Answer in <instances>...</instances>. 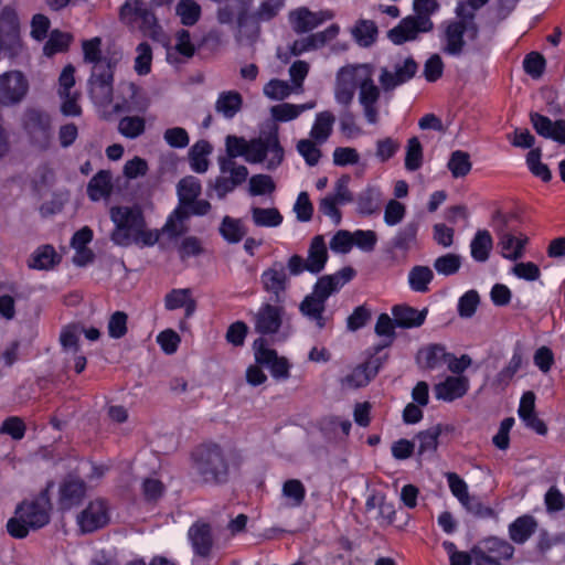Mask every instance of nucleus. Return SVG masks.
<instances>
[{
    "label": "nucleus",
    "mask_w": 565,
    "mask_h": 565,
    "mask_svg": "<svg viewBox=\"0 0 565 565\" xmlns=\"http://www.w3.org/2000/svg\"><path fill=\"white\" fill-rule=\"evenodd\" d=\"M51 510L52 502L47 487L34 500H24L17 505L14 516L7 522V532L13 539H24L30 530H39L50 523Z\"/></svg>",
    "instance_id": "1"
},
{
    "label": "nucleus",
    "mask_w": 565,
    "mask_h": 565,
    "mask_svg": "<svg viewBox=\"0 0 565 565\" xmlns=\"http://www.w3.org/2000/svg\"><path fill=\"white\" fill-rule=\"evenodd\" d=\"M192 468L205 484L222 486L230 480V462L216 443H203L191 451Z\"/></svg>",
    "instance_id": "2"
},
{
    "label": "nucleus",
    "mask_w": 565,
    "mask_h": 565,
    "mask_svg": "<svg viewBox=\"0 0 565 565\" xmlns=\"http://www.w3.org/2000/svg\"><path fill=\"white\" fill-rule=\"evenodd\" d=\"M415 15L404 18L398 25L388 31V39L394 44H403L415 40L419 33L429 32L433 29L430 15L439 10L437 0H414Z\"/></svg>",
    "instance_id": "3"
},
{
    "label": "nucleus",
    "mask_w": 565,
    "mask_h": 565,
    "mask_svg": "<svg viewBox=\"0 0 565 565\" xmlns=\"http://www.w3.org/2000/svg\"><path fill=\"white\" fill-rule=\"evenodd\" d=\"M284 153V148L279 141L278 128L274 127L259 138L247 142L245 157L252 163H260L266 160V168L275 170L281 164Z\"/></svg>",
    "instance_id": "4"
},
{
    "label": "nucleus",
    "mask_w": 565,
    "mask_h": 565,
    "mask_svg": "<svg viewBox=\"0 0 565 565\" xmlns=\"http://www.w3.org/2000/svg\"><path fill=\"white\" fill-rule=\"evenodd\" d=\"M110 218L116 225L111 241L118 246H128L132 234L146 227L143 213L137 206H114L110 209Z\"/></svg>",
    "instance_id": "5"
},
{
    "label": "nucleus",
    "mask_w": 565,
    "mask_h": 565,
    "mask_svg": "<svg viewBox=\"0 0 565 565\" xmlns=\"http://www.w3.org/2000/svg\"><path fill=\"white\" fill-rule=\"evenodd\" d=\"M475 565H503L514 555V547L507 540L489 536L471 548Z\"/></svg>",
    "instance_id": "6"
},
{
    "label": "nucleus",
    "mask_w": 565,
    "mask_h": 565,
    "mask_svg": "<svg viewBox=\"0 0 565 565\" xmlns=\"http://www.w3.org/2000/svg\"><path fill=\"white\" fill-rule=\"evenodd\" d=\"M211 210V203L207 200L195 199L184 205H178L168 216L163 231L170 237H179L188 232L185 221L191 216H204Z\"/></svg>",
    "instance_id": "7"
},
{
    "label": "nucleus",
    "mask_w": 565,
    "mask_h": 565,
    "mask_svg": "<svg viewBox=\"0 0 565 565\" xmlns=\"http://www.w3.org/2000/svg\"><path fill=\"white\" fill-rule=\"evenodd\" d=\"M340 32L338 24H331L326 30L310 34L306 38L296 40L290 46L286 49L279 47L277 51V57L287 64L291 57L298 56L305 52L320 49L330 41L334 40Z\"/></svg>",
    "instance_id": "8"
},
{
    "label": "nucleus",
    "mask_w": 565,
    "mask_h": 565,
    "mask_svg": "<svg viewBox=\"0 0 565 565\" xmlns=\"http://www.w3.org/2000/svg\"><path fill=\"white\" fill-rule=\"evenodd\" d=\"M51 116L41 109L30 108L24 113L23 127L31 143L46 150L52 138Z\"/></svg>",
    "instance_id": "9"
},
{
    "label": "nucleus",
    "mask_w": 565,
    "mask_h": 565,
    "mask_svg": "<svg viewBox=\"0 0 565 565\" xmlns=\"http://www.w3.org/2000/svg\"><path fill=\"white\" fill-rule=\"evenodd\" d=\"M285 313V302H263L252 318L254 331L263 338L278 333Z\"/></svg>",
    "instance_id": "10"
},
{
    "label": "nucleus",
    "mask_w": 565,
    "mask_h": 565,
    "mask_svg": "<svg viewBox=\"0 0 565 565\" xmlns=\"http://www.w3.org/2000/svg\"><path fill=\"white\" fill-rule=\"evenodd\" d=\"M260 284L263 290L269 294L270 301L286 302L287 290L290 281L287 268L282 262L275 260L268 268L263 270L260 275Z\"/></svg>",
    "instance_id": "11"
},
{
    "label": "nucleus",
    "mask_w": 565,
    "mask_h": 565,
    "mask_svg": "<svg viewBox=\"0 0 565 565\" xmlns=\"http://www.w3.org/2000/svg\"><path fill=\"white\" fill-rule=\"evenodd\" d=\"M333 18L332 10L324 9L313 12L306 7L297 8L288 15L292 30L298 34L310 32Z\"/></svg>",
    "instance_id": "12"
},
{
    "label": "nucleus",
    "mask_w": 565,
    "mask_h": 565,
    "mask_svg": "<svg viewBox=\"0 0 565 565\" xmlns=\"http://www.w3.org/2000/svg\"><path fill=\"white\" fill-rule=\"evenodd\" d=\"M108 504L103 499L90 501L77 518L78 525L84 533H93L109 523Z\"/></svg>",
    "instance_id": "13"
},
{
    "label": "nucleus",
    "mask_w": 565,
    "mask_h": 565,
    "mask_svg": "<svg viewBox=\"0 0 565 565\" xmlns=\"http://www.w3.org/2000/svg\"><path fill=\"white\" fill-rule=\"evenodd\" d=\"M355 274L354 268L344 266L332 275L321 276L313 285L312 294L327 302L328 298L351 281Z\"/></svg>",
    "instance_id": "14"
},
{
    "label": "nucleus",
    "mask_w": 565,
    "mask_h": 565,
    "mask_svg": "<svg viewBox=\"0 0 565 565\" xmlns=\"http://www.w3.org/2000/svg\"><path fill=\"white\" fill-rule=\"evenodd\" d=\"M29 89V83L24 73L0 74V103L12 105L20 102Z\"/></svg>",
    "instance_id": "15"
},
{
    "label": "nucleus",
    "mask_w": 565,
    "mask_h": 565,
    "mask_svg": "<svg viewBox=\"0 0 565 565\" xmlns=\"http://www.w3.org/2000/svg\"><path fill=\"white\" fill-rule=\"evenodd\" d=\"M87 486L84 480L78 477L67 476L60 483L58 489V508L62 511H68L83 503L86 495Z\"/></svg>",
    "instance_id": "16"
},
{
    "label": "nucleus",
    "mask_w": 565,
    "mask_h": 565,
    "mask_svg": "<svg viewBox=\"0 0 565 565\" xmlns=\"http://www.w3.org/2000/svg\"><path fill=\"white\" fill-rule=\"evenodd\" d=\"M0 40L10 55H18L22 50L19 36V22L13 9L6 7L0 13Z\"/></svg>",
    "instance_id": "17"
},
{
    "label": "nucleus",
    "mask_w": 565,
    "mask_h": 565,
    "mask_svg": "<svg viewBox=\"0 0 565 565\" xmlns=\"http://www.w3.org/2000/svg\"><path fill=\"white\" fill-rule=\"evenodd\" d=\"M382 367V359L371 356L365 362L355 366L349 374L341 379L340 383L347 388H360L366 386Z\"/></svg>",
    "instance_id": "18"
},
{
    "label": "nucleus",
    "mask_w": 565,
    "mask_h": 565,
    "mask_svg": "<svg viewBox=\"0 0 565 565\" xmlns=\"http://www.w3.org/2000/svg\"><path fill=\"white\" fill-rule=\"evenodd\" d=\"M530 120L537 135L543 138L556 141L559 145H565L564 119L552 121L547 116L533 111L530 114Z\"/></svg>",
    "instance_id": "19"
},
{
    "label": "nucleus",
    "mask_w": 565,
    "mask_h": 565,
    "mask_svg": "<svg viewBox=\"0 0 565 565\" xmlns=\"http://www.w3.org/2000/svg\"><path fill=\"white\" fill-rule=\"evenodd\" d=\"M471 31L476 33L473 21L469 18H461L459 21L450 22L445 31V51L451 55L459 54L463 47V35Z\"/></svg>",
    "instance_id": "20"
},
{
    "label": "nucleus",
    "mask_w": 565,
    "mask_h": 565,
    "mask_svg": "<svg viewBox=\"0 0 565 565\" xmlns=\"http://www.w3.org/2000/svg\"><path fill=\"white\" fill-rule=\"evenodd\" d=\"M88 82L92 99L100 106H108L113 102L114 73H90Z\"/></svg>",
    "instance_id": "21"
},
{
    "label": "nucleus",
    "mask_w": 565,
    "mask_h": 565,
    "mask_svg": "<svg viewBox=\"0 0 565 565\" xmlns=\"http://www.w3.org/2000/svg\"><path fill=\"white\" fill-rule=\"evenodd\" d=\"M469 390V381L465 376H447L434 387L435 397L444 402L461 398Z\"/></svg>",
    "instance_id": "22"
},
{
    "label": "nucleus",
    "mask_w": 565,
    "mask_h": 565,
    "mask_svg": "<svg viewBox=\"0 0 565 565\" xmlns=\"http://www.w3.org/2000/svg\"><path fill=\"white\" fill-rule=\"evenodd\" d=\"M396 326L402 329H413L422 327L427 318L428 309L418 310L406 303L395 305L391 309Z\"/></svg>",
    "instance_id": "23"
},
{
    "label": "nucleus",
    "mask_w": 565,
    "mask_h": 565,
    "mask_svg": "<svg viewBox=\"0 0 565 565\" xmlns=\"http://www.w3.org/2000/svg\"><path fill=\"white\" fill-rule=\"evenodd\" d=\"M188 534L194 554L203 558L209 557L213 548V535L211 525L204 522L194 523L189 529Z\"/></svg>",
    "instance_id": "24"
},
{
    "label": "nucleus",
    "mask_w": 565,
    "mask_h": 565,
    "mask_svg": "<svg viewBox=\"0 0 565 565\" xmlns=\"http://www.w3.org/2000/svg\"><path fill=\"white\" fill-rule=\"evenodd\" d=\"M122 92L127 95L121 102H116L113 110L116 114L129 111H143L148 107V100L143 96L141 89L134 83H127L121 86Z\"/></svg>",
    "instance_id": "25"
},
{
    "label": "nucleus",
    "mask_w": 565,
    "mask_h": 565,
    "mask_svg": "<svg viewBox=\"0 0 565 565\" xmlns=\"http://www.w3.org/2000/svg\"><path fill=\"white\" fill-rule=\"evenodd\" d=\"M337 81L334 87L335 102L342 106H349L359 87L360 78L358 73H337Z\"/></svg>",
    "instance_id": "26"
},
{
    "label": "nucleus",
    "mask_w": 565,
    "mask_h": 565,
    "mask_svg": "<svg viewBox=\"0 0 565 565\" xmlns=\"http://www.w3.org/2000/svg\"><path fill=\"white\" fill-rule=\"evenodd\" d=\"M62 256L50 244L39 246L28 259V266L36 270H50L58 265Z\"/></svg>",
    "instance_id": "27"
},
{
    "label": "nucleus",
    "mask_w": 565,
    "mask_h": 565,
    "mask_svg": "<svg viewBox=\"0 0 565 565\" xmlns=\"http://www.w3.org/2000/svg\"><path fill=\"white\" fill-rule=\"evenodd\" d=\"M326 303L324 300L311 292L300 302L299 311L303 317L313 321L318 329H323L327 326V318L324 317Z\"/></svg>",
    "instance_id": "28"
},
{
    "label": "nucleus",
    "mask_w": 565,
    "mask_h": 565,
    "mask_svg": "<svg viewBox=\"0 0 565 565\" xmlns=\"http://www.w3.org/2000/svg\"><path fill=\"white\" fill-rule=\"evenodd\" d=\"M164 307L167 310L184 308L185 318H190L196 310V301L192 298L191 289H172L164 297Z\"/></svg>",
    "instance_id": "29"
},
{
    "label": "nucleus",
    "mask_w": 565,
    "mask_h": 565,
    "mask_svg": "<svg viewBox=\"0 0 565 565\" xmlns=\"http://www.w3.org/2000/svg\"><path fill=\"white\" fill-rule=\"evenodd\" d=\"M328 249L323 236L317 235L312 238L308 249V264L310 274L321 273L328 262Z\"/></svg>",
    "instance_id": "30"
},
{
    "label": "nucleus",
    "mask_w": 565,
    "mask_h": 565,
    "mask_svg": "<svg viewBox=\"0 0 565 565\" xmlns=\"http://www.w3.org/2000/svg\"><path fill=\"white\" fill-rule=\"evenodd\" d=\"M334 122L335 116L331 111L318 113L310 130L312 140L319 145L324 143L332 135Z\"/></svg>",
    "instance_id": "31"
},
{
    "label": "nucleus",
    "mask_w": 565,
    "mask_h": 565,
    "mask_svg": "<svg viewBox=\"0 0 565 565\" xmlns=\"http://www.w3.org/2000/svg\"><path fill=\"white\" fill-rule=\"evenodd\" d=\"M493 248V238L489 231L478 230L470 242V255L478 263H486Z\"/></svg>",
    "instance_id": "32"
},
{
    "label": "nucleus",
    "mask_w": 565,
    "mask_h": 565,
    "mask_svg": "<svg viewBox=\"0 0 565 565\" xmlns=\"http://www.w3.org/2000/svg\"><path fill=\"white\" fill-rule=\"evenodd\" d=\"M111 174L107 170L98 171L87 184V195L89 200L97 202L104 198H108L111 193Z\"/></svg>",
    "instance_id": "33"
},
{
    "label": "nucleus",
    "mask_w": 565,
    "mask_h": 565,
    "mask_svg": "<svg viewBox=\"0 0 565 565\" xmlns=\"http://www.w3.org/2000/svg\"><path fill=\"white\" fill-rule=\"evenodd\" d=\"M536 526V520L532 515L519 516L509 525V536L514 543L523 544L532 536Z\"/></svg>",
    "instance_id": "34"
},
{
    "label": "nucleus",
    "mask_w": 565,
    "mask_h": 565,
    "mask_svg": "<svg viewBox=\"0 0 565 565\" xmlns=\"http://www.w3.org/2000/svg\"><path fill=\"white\" fill-rule=\"evenodd\" d=\"M434 280V271L425 265H415L407 276L408 287L414 292L426 294Z\"/></svg>",
    "instance_id": "35"
},
{
    "label": "nucleus",
    "mask_w": 565,
    "mask_h": 565,
    "mask_svg": "<svg viewBox=\"0 0 565 565\" xmlns=\"http://www.w3.org/2000/svg\"><path fill=\"white\" fill-rule=\"evenodd\" d=\"M381 191L376 186L367 185L356 198V211L360 215L370 216L376 213L381 203Z\"/></svg>",
    "instance_id": "36"
},
{
    "label": "nucleus",
    "mask_w": 565,
    "mask_h": 565,
    "mask_svg": "<svg viewBox=\"0 0 565 565\" xmlns=\"http://www.w3.org/2000/svg\"><path fill=\"white\" fill-rule=\"evenodd\" d=\"M213 148L207 140H198L189 150V160L192 171L196 173H204L209 169L207 156L212 152Z\"/></svg>",
    "instance_id": "37"
},
{
    "label": "nucleus",
    "mask_w": 565,
    "mask_h": 565,
    "mask_svg": "<svg viewBox=\"0 0 565 565\" xmlns=\"http://www.w3.org/2000/svg\"><path fill=\"white\" fill-rule=\"evenodd\" d=\"M243 104L242 95L235 90L223 92L218 95L215 109L225 118L232 119L241 110Z\"/></svg>",
    "instance_id": "38"
},
{
    "label": "nucleus",
    "mask_w": 565,
    "mask_h": 565,
    "mask_svg": "<svg viewBox=\"0 0 565 565\" xmlns=\"http://www.w3.org/2000/svg\"><path fill=\"white\" fill-rule=\"evenodd\" d=\"M443 431L444 426L441 424H437L426 430L419 431L416 435V439L418 441L417 455L423 457L426 454L435 452L438 447V439Z\"/></svg>",
    "instance_id": "39"
},
{
    "label": "nucleus",
    "mask_w": 565,
    "mask_h": 565,
    "mask_svg": "<svg viewBox=\"0 0 565 565\" xmlns=\"http://www.w3.org/2000/svg\"><path fill=\"white\" fill-rule=\"evenodd\" d=\"M418 230L419 224L417 222H408L392 238V247L404 253L408 252L417 241Z\"/></svg>",
    "instance_id": "40"
},
{
    "label": "nucleus",
    "mask_w": 565,
    "mask_h": 565,
    "mask_svg": "<svg viewBox=\"0 0 565 565\" xmlns=\"http://www.w3.org/2000/svg\"><path fill=\"white\" fill-rule=\"evenodd\" d=\"M352 36L360 46L372 45L377 38V26L372 20L361 19L352 28Z\"/></svg>",
    "instance_id": "41"
},
{
    "label": "nucleus",
    "mask_w": 565,
    "mask_h": 565,
    "mask_svg": "<svg viewBox=\"0 0 565 565\" xmlns=\"http://www.w3.org/2000/svg\"><path fill=\"white\" fill-rule=\"evenodd\" d=\"M315 107V103H307L301 105L282 103L275 105L270 108V114L274 120L279 122H287L298 118L302 111Z\"/></svg>",
    "instance_id": "42"
},
{
    "label": "nucleus",
    "mask_w": 565,
    "mask_h": 565,
    "mask_svg": "<svg viewBox=\"0 0 565 565\" xmlns=\"http://www.w3.org/2000/svg\"><path fill=\"white\" fill-rule=\"evenodd\" d=\"M218 232L223 239L230 244L239 243L246 234V230L242 224V221L228 215L223 217Z\"/></svg>",
    "instance_id": "43"
},
{
    "label": "nucleus",
    "mask_w": 565,
    "mask_h": 565,
    "mask_svg": "<svg viewBox=\"0 0 565 565\" xmlns=\"http://www.w3.org/2000/svg\"><path fill=\"white\" fill-rule=\"evenodd\" d=\"M253 223L259 227H277L281 225L284 216L276 207H258L250 210Z\"/></svg>",
    "instance_id": "44"
},
{
    "label": "nucleus",
    "mask_w": 565,
    "mask_h": 565,
    "mask_svg": "<svg viewBox=\"0 0 565 565\" xmlns=\"http://www.w3.org/2000/svg\"><path fill=\"white\" fill-rule=\"evenodd\" d=\"M72 41L73 36L71 33L53 30L43 46V53L47 57H51L57 53H63L67 51Z\"/></svg>",
    "instance_id": "45"
},
{
    "label": "nucleus",
    "mask_w": 565,
    "mask_h": 565,
    "mask_svg": "<svg viewBox=\"0 0 565 565\" xmlns=\"http://www.w3.org/2000/svg\"><path fill=\"white\" fill-rule=\"evenodd\" d=\"M526 237H516L513 234H503L500 238L502 256L510 260H516L523 256Z\"/></svg>",
    "instance_id": "46"
},
{
    "label": "nucleus",
    "mask_w": 565,
    "mask_h": 565,
    "mask_svg": "<svg viewBox=\"0 0 565 565\" xmlns=\"http://www.w3.org/2000/svg\"><path fill=\"white\" fill-rule=\"evenodd\" d=\"M542 150L540 148L531 149L526 154V166L529 171L542 182H550L552 180V171L547 164L541 160Z\"/></svg>",
    "instance_id": "47"
},
{
    "label": "nucleus",
    "mask_w": 565,
    "mask_h": 565,
    "mask_svg": "<svg viewBox=\"0 0 565 565\" xmlns=\"http://www.w3.org/2000/svg\"><path fill=\"white\" fill-rule=\"evenodd\" d=\"M424 161V149L418 137L414 136L407 140L404 166L407 171H417Z\"/></svg>",
    "instance_id": "48"
},
{
    "label": "nucleus",
    "mask_w": 565,
    "mask_h": 565,
    "mask_svg": "<svg viewBox=\"0 0 565 565\" xmlns=\"http://www.w3.org/2000/svg\"><path fill=\"white\" fill-rule=\"evenodd\" d=\"M447 168L455 179L465 178L472 168L469 153L462 150L452 151Z\"/></svg>",
    "instance_id": "49"
},
{
    "label": "nucleus",
    "mask_w": 565,
    "mask_h": 565,
    "mask_svg": "<svg viewBox=\"0 0 565 565\" xmlns=\"http://www.w3.org/2000/svg\"><path fill=\"white\" fill-rule=\"evenodd\" d=\"M396 327L397 326L394 317L391 318L386 312L379 315L374 327V332L377 337L385 338L386 342L383 345L377 347V351H380L382 348L390 347L394 342L396 338Z\"/></svg>",
    "instance_id": "50"
},
{
    "label": "nucleus",
    "mask_w": 565,
    "mask_h": 565,
    "mask_svg": "<svg viewBox=\"0 0 565 565\" xmlns=\"http://www.w3.org/2000/svg\"><path fill=\"white\" fill-rule=\"evenodd\" d=\"M285 0H264L258 9L253 13H247L246 22L250 19L255 24L266 22L275 18L284 8Z\"/></svg>",
    "instance_id": "51"
},
{
    "label": "nucleus",
    "mask_w": 565,
    "mask_h": 565,
    "mask_svg": "<svg viewBox=\"0 0 565 565\" xmlns=\"http://www.w3.org/2000/svg\"><path fill=\"white\" fill-rule=\"evenodd\" d=\"M201 6L194 0H180L175 6V13L183 25H194L201 17Z\"/></svg>",
    "instance_id": "52"
},
{
    "label": "nucleus",
    "mask_w": 565,
    "mask_h": 565,
    "mask_svg": "<svg viewBox=\"0 0 565 565\" xmlns=\"http://www.w3.org/2000/svg\"><path fill=\"white\" fill-rule=\"evenodd\" d=\"M425 360V366L429 370H435L443 366L448 361L450 353L446 352L443 344H429L419 352Z\"/></svg>",
    "instance_id": "53"
},
{
    "label": "nucleus",
    "mask_w": 565,
    "mask_h": 565,
    "mask_svg": "<svg viewBox=\"0 0 565 565\" xmlns=\"http://www.w3.org/2000/svg\"><path fill=\"white\" fill-rule=\"evenodd\" d=\"M195 51L194 44L191 42L190 33L186 30L177 32V41L173 50H169L167 57L173 63L174 54H179L182 60H188L193 56Z\"/></svg>",
    "instance_id": "54"
},
{
    "label": "nucleus",
    "mask_w": 565,
    "mask_h": 565,
    "mask_svg": "<svg viewBox=\"0 0 565 565\" xmlns=\"http://www.w3.org/2000/svg\"><path fill=\"white\" fill-rule=\"evenodd\" d=\"M202 186L200 181L194 177H186L178 183L179 205H184L198 199L201 194Z\"/></svg>",
    "instance_id": "55"
},
{
    "label": "nucleus",
    "mask_w": 565,
    "mask_h": 565,
    "mask_svg": "<svg viewBox=\"0 0 565 565\" xmlns=\"http://www.w3.org/2000/svg\"><path fill=\"white\" fill-rule=\"evenodd\" d=\"M282 495L290 500L289 507L298 508L306 499V488L298 479H288L284 482L281 489Z\"/></svg>",
    "instance_id": "56"
},
{
    "label": "nucleus",
    "mask_w": 565,
    "mask_h": 565,
    "mask_svg": "<svg viewBox=\"0 0 565 565\" xmlns=\"http://www.w3.org/2000/svg\"><path fill=\"white\" fill-rule=\"evenodd\" d=\"M146 121L138 116L122 117L118 122V131L128 139H136L143 134Z\"/></svg>",
    "instance_id": "57"
},
{
    "label": "nucleus",
    "mask_w": 565,
    "mask_h": 565,
    "mask_svg": "<svg viewBox=\"0 0 565 565\" xmlns=\"http://www.w3.org/2000/svg\"><path fill=\"white\" fill-rule=\"evenodd\" d=\"M256 364L267 367L278 355L275 349L268 347L266 338L258 337L252 344Z\"/></svg>",
    "instance_id": "58"
},
{
    "label": "nucleus",
    "mask_w": 565,
    "mask_h": 565,
    "mask_svg": "<svg viewBox=\"0 0 565 565\" xmlns=\"http://www.w3.org/2000/svg\"><path fill=\"white\" fill-rule=\"evenodd\" d=\"M461 267V257L458 254L448 253L434 260V268L439 275L452 276Z\"/></svg>",
    "instance_id": "59"
},
{
    "label": "nucleus",
    "mask_w": 565,
    "mask_h": 565,
    "mask_svg": "<svg viewBox=\"0 0 565 565\" xmlns=\"http://www.w3.org/2000/svg\"><path fill=\"white\" fill-rule=\"evenodd\" d=\"M480 303V296L477 290L470 289L466 291L459 299L457 305V311L461 318H471Z\"/></svg>",
    "instance_id": "60"
},
{
    "label": "nucleus",
    "mask_w": 565,
    "mask_h": 565,
    "mask_svg": "<svg viewBox=\"0 0 565 565\" xmlns=\"http://www.w3.org/2000/svg\"><path fill=\"white\" fill-rule=\"evenodd\" d=\"M84 61L93 66L103 62L102 39L96 36L82 42Z\"/></svg>",
    "instance_id": "61"
},
{
    "label": "nucleus",
    "mask_w": 565,
    "mask_h": 565,
    "mask_svg": "<svg viewBox=\"0 0 565 565\" xmlns=\"http://www.w3.org/2000/svg\"><path fill=\"white\" fill-rule=\"evenodd\" d=\"M276 190V184L273 178L268 174H254L249 179V194L259 196L270 194Z\"/></svg>",
    "instance_id": "62"
},
{
    "label": "nucleus",
    "mask_w": 565,
    "mask_h": 565,
    "mask_svg": "<svg viewBox=\"0 0 565 565\" xmlns=\"http://www.w3.org/2000/svg\"><path fill=\"white\" fill-rule=\"evenodd\" d=\"M371 318L372 312L366 305L358 306L347 318V329L351 332H355L364 328L370 322Z\"/></svg>",
    "instance_id": "63"
},
{
    "label": "nucleus",
    "mask_w": 565,
    "mask_h": 565,
    "mask_svg": "<svg viewBox=\"0 0 565 565\" xmlns=\"http://www.w3.org/2000/svg\"><path fill=\"white\" fill-rule=\"evenodd\" d=\"M146 3L140 0H126L120 9V19L124 23L135 26V22L142 14Z\"/></svg>",
    "instance_id": "64"
}]
</instances>
